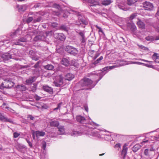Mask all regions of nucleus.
Returning a JSON list of instances; mask_svg holds the SVG:
<instances>
[{"instance_id": "1", "label": "nucleus", "mask_w": 159, "mask_h": 159, "mask_svg": "<svg viewBox=\"0 0 159 159\" xmlns=\"http://www.w3.org/2000/svg\"><path fill=\"white\" fill-rule=\"evenodd\" d=\"M79 84L80 86L84 87L83 89L87 90L91 89L96 85L93 84V82L91 80L87 78H84L82 79L79 82Z\"/></svg>"}, {"instance_id": "2", "label": "nucleus", "mask_w": 159, "mask_h": 159, "mask_svg": "<svg viewBox=\"0 0 159 159\" xmlns=\"http://www.w3.org/2000/svg\"><path fill=\"white\" fill-rule=\"evenodd\" d=\"M52 32H46L44 33H41L39 35H38L36 36L34 38V41H44L45 42H48V39L47 37L48 36L50 33H51Z\"/></svg>"}, {"instance_id": "3", "label": "nucleus", "mask_w": 159, "mask_h": 159, "mask_svg": "<svg viewBox=\"0 0 159 159\" xmlns=\"http://www.w3.org/2000/svg\"><path fill=\"white\" fill-rule=\"evenodd\" d=\"M65 50L68 53L74 56L76 55L78 53V50L77 48L69 45L66 46Z\"/></svg>"}, {"instance_id": "4", "label": "nucleus", "mask_w": 159, "mask_h": 159, "mask_svg": "<svg viewBox=\"0 0 159 159\" xmlns=\"http://www.w3.org/2000/svg\"><path fill=\"white\" fill-rule=\"evenodd\" d=\"M116 67H117V66L116 65H113L111 66H107L102 68L101 71H100V73H96L95 74H96L97 75H99L100 76L99 79L98 80L96 81V84H97L98 82L102 79V76H103L102 75V72L106 71L107 70H111Z\"/></svg>"}, {"instance_id": "5", "label": "nucleus", "mask_w": 159, "mask_h": 159, "mask_svg": "<svg viewBox=\"0 0 159 159\" xmlns=\"http://www.w3.org/2000/svg\"><path fill=\"white\" fill-rule=\"evenodd\" d=\"M143 7L145 9L148 11H151L153 8V5L152 3L149 2H145L143 3Z\"/></svg>"}, {"instance_id": "6", "label": "nucleus", "mask_w": 159, "mask_h": 159, "mask_svg": "<svg viewBox=\"0 0 159 159\" xmlns=\"http://www.w3.org/2000/svg\"><path fill=\"white\" fill-rule=\"evenodd\" d=\"M56 86L60 87L63 84V77L61 75L57 76L56 82H55Z\"/></svg>"}, {"instance_id": "7", "label": "nucleus", "mask_w": 159, "mask_h": 159, "mask_svg": "<svg viewBox=\"0 0 159 159\" xmlns=\"http://www.w3.org/2000/svg\"><path fill=\"white\" fill-rule=\"evenodd\" d=\"M29 54L30 57L32 60L37 61L39 60V57L37 55L36 52L31 50L29 51Z\"/></svg>"}, {"instance_id": "8", "label": "nucleus", "mask_w": 159, "mask_h": 159, "mask_svg": "<svg viewBox=\"0 0 159 159\" xmlns=\"http://www.w3.org/2000/svg\"><path fill=\"white\" fill-rule=\"evenodd\" d=\"M55 38L61 41L65 40L66 39V36L62 33H55L54 34Z\"/></svg>"}, {"instance_id": "9", "label": "nucleus", "mask_w": 159, "mask_h": 159, "mask_svg": "<svg viewBox=\"0 0 159 159\" xmlns=\"http://www.w3.org/2000/svg\"><path fill=\"white\" fill-rule=\"evenodd\" d=\"M0 120L5 122H9L13 124V121L10 119L8 118L3 116L1 113H0Z\"/></svg>"}, {"instance_id": "10", "label": "nucleus", "mask_w": 159, "mask_h": 159, "mask_svg": "<svg viewBox=\"0 0 159 159\" xmlns=\"http://www.w3.org/2000/svg\"><path fill=\"white\" fill-rule=\"evenodd\" d=\"M76 120L80 123H84L86 122L85 118L81 116H77L76 117Z\"/></svg>"}, {"instance_id": "11", "label": "nucleus", "mask_w": 159, "mask_h": 159, "mask_svg": "<svg viewBox=\"0 0 159 159\" xmlns=\"http://www.w3.org/2000/svg\"><path fill=\"white\" fill-rule=\"evenodd\" d=\"M43 89L51 94H52L53 93V89L51 87L47 85L43 86Z\"/></svg>"}, {"instance_id": "12", "label": "nucleus", "mask_w": 159, "mask_h": 159, "mask_svg": "<svg viewBox=\"0 0 159 159\" xmlns=\"http://www.w3.org/2000/svg\"><path fill=\"white\" fill-rule=\"evenodd\" d=\"M1 57L3 60L7 61L11 58V54L9 53H6L2 54Z\"/></svg>"}, {"instance_id": "13", "label": "nucleus", "mask_w": 159, "mask_h": 159, "mask_svg": "<svg viewBox=\"0 0 159 159\" xmlns=\"http://www.w3.org/2000/svg\"><path fill=\"white\" fill-rule=\"evenodd\" d=\"M49 124L52 127H57L59 125V122L57 120L51 119L49 122Z\"/></svg>"}, {"instance_id": "14", "label": "nucleus", "mask_w": 159, "mask_h": 159, "mask_svg": "<svg viewBox=\"0 0 159 159\" xmlns=\"http://www.w3.org/2000/svg\"><path fill=\"white\" fill-rule=\"evenodd\" d=\"M128 26L130 28L131 31L134 32L136 30V27L135 24L133 23L131 21L130 23H129L128 24Z\"/></svg>"}, {"instance_id": "15", "label": "nucleus", "mask_w": 159, "mask_h": 159, "mask_svg": "<svg viewBox=\"0 0 159 159\" xmlns=\"http://www.w3.org/2000/svg\"><path fill=\"white\" fill-rule=\"evenodd\" d=\"M27 41V39L24 37L21 38L16 40L15 42V44L16 45H22V44L21 42H25Z\"/></svg>"}, {"instance_id": "16", "label": "nucleus", "mask_w": 159, "mask_h": 159, "mask_svg": "<svg viewBox=\"0 0 159 159\" xmlns=\"http://www.w3.org/2000/svg\"><path fill=\"white\" fill-rule=\"evenodd\" d=\"M138 21H137V24L138 27L142 29H145V25L141 20L139 18L138 19Z\"/></svg>"}, {"instance_id": "17", "label": "nucleus", "mask_w": 159, "mask_h": 159, "mask_svg": "<svg viewBox=\"0 0 159 159\" xmlns=\"http://www.w3.org/2000/svg\"><path fill=\"white\" fill-rule=\"evenodd\" d=\"M34 23L39 22L41 21L43 19L42 16H38V15H35V17H34Z\"/></svg>"}, {"instance_id": "18", "label": "nucleus", "mask_w": 159, "mask_h": 159, "mask_svg": "<svg viewBox=\"0 0 159 159\" xmlns=\"http://www.w3.org/2000/svg\"><path fill=\"white\" fill-rule=\"evenodd\" d=\"M36 80V77L35 76H31L28 79L26 80L25 82L27 84H29L34 82Z\"/></svg>"}, {"instance_id": "19", "label": "nucleus", "mask_w": 159, "mask_h": 159, "mask_svg": "<svg viewBox=\"0 0 159 159\" xmlns=\"http://www.w3.org/2000/svg\"><path fill=\"white\" fill-rule=\"evenodd\" d=\"M78 20L80 23V24H77L78 26H80L81 24L85 25H87L88 24V22L87 20L83 18H81L80 17H79Z\"/></svg>"}, {"instance_id": "20", "label": "nucleus", "mask_w": 159, "mask_h": 159, "mask_svg": "<svg viewBox=\"0 0 159 159\" xmlns=\"http://www.w3.org/2000/svg\"><path fill=\"white\" fill-rule=\"evenodd\" d=\"M125 146L126 145L125 144L124 145L123 149L121 152V154L123 156V159H125V157L127 153L128 148L126 147Z\"/></svg>"}, {"instance_id": "21", "label": "nucleus", "mask_w": 159, "mask_h": 159, "mask_svg": "<svg viewBox=\"0 0 159 159\" xmlns=\"http://www.w3.org/2000/svg\"><path fill=\"white\" fill-rule=\"evenodd\" d=\"M74 78V75L70 73H68L65 75V80H71Z\"/></svg>"}, {"instance_id": "22", "label": "nucleus", "mask_w": 159, "mask_h": 159, "mask_svg": "<svg viewBox=\"0 0 159 159\" xmlns=\"http://www.w3.org/2000/svg\"><path fill=\"white\" fill-rule=\"evenodd\" d=\"M59 29L60 30L65 32H68L69 28L68 26L65 25H61L59 27Z\"/></svg>"}, {"instance_id": "23", "label": "nucleus", "mask_w": 159, "mask_h": 159, "mask_svg": "<svg viewBox=\"0 0 159 159\" xmlns=\"http://www.w3.org/2000/svg\"><path fill=\"white\" fill-rule=\"evenodd\" d=\"M141 146L139 144H136L132 148V150L134 152H135L140 149L141 148Z\"/></svg>"}, {"instance_id": "24", "label": "nucleus", "mask_w": 159, "mask_h": 159, "mask_svg": "<svg viewBox=\"0 0 159 159\" xmlns=\"http://www.w3.org/2000/svg\"><path fill=\"white\" fill-rule=\"evenodd\" d=\"M16 88L21 91H25L26 90V87L23 84L18 85Z\"/></svg>"}, {"instance_id": "25", "label": "nucleus", "mask_w": 159, "mask_h": 159, "mask_svg": "<svg viewBox=\"0 0 159 159\" xmlns=\"http://www.w3.org/2000/svg\"><path fill=\"white\" fill-rule=\"evenodd\" d=\"M44 68L48 70H53L54 68V66L53 65L49 64H48L47 65L44 66Z\"/></svg>"}, {"instance_id": "26", "label": "nucleus", "mask_w": 159, "mask_h": 159, "mask_svg": "<svg viewBox=\"0 0 159 159\" xmlns=\"http://www.w3.org/2000/svg\"><path fill=\"white\" fill-rule=\"evenodd\" d=\"M19 12L24 11L26 10V7L25 6L23 5H19L17 6Z\"/></svg>"}, {"instance_id": "27", "label": "nucleus", "mask_w": 159, "mask_h": 159, "mask_svg": "<svg viewBox=\"0 0 159 159\" xmlns=\"http://www.w3.org/2000/svg\"><path fill=\"white\" fill-rule=\"evenodd\" d=\"M35 134L37 137L39 136H43L45 134V133L44 132L42 131H37L35 132Z\"/></svg>"}, {"instance_id": "28", "label": "nucleus", "mask_w": 159, "mask_h": 159, "mask_svg": "<svg viewBox=\"0 0 159 159\" xmlns=\"http://www.w3.org/2000/svg\"><path fill=\"white\" fill-rule=\"evenodd\" d=\"M82 134V133L80 131H73L71 133V135L73 136H77L81 135Z\"/></svg>"}, {"instance_id": "29", "label": "nucleus", "mask_w": 159, "mask_h": 159, "mask_svg": "<svg viewBox=\"0 0 159 159\" xmlns=\"http://www.w3.org/2000/svg\"><path fill=\"white\" fill-rule=\"evenodd\" d=\"M58 129V131L60 132L59 134H63L65 132V129L64 126H60L57 127Z\"/></svg>"}, {"instance_id": "30", "label": "nucleus", "mask_w": 159, "mask_h": 159, "mask_svg": "<svg viewBox=\"0 0 159 159\" xmlns=\"http://www.w3.org/2000/svg\"><path fill=\"white\" fill-rule=\"evenodd\" d=\"M61 63L64 65L67 66L69 64V61L68 59L66 58H63L62 59Z\"/></svg>"}, {"instance_id": "31", "label": "nucleus", "mask_w": 159, "mask_h": 159, "mask_svg": "<svg viewBox=\"0 0 159 159\" xmlns=\"http://www.w3.org/2000/svg\"><path fill=\"white\" fill-rule=\"evenodd\" d=\"M112 2L111 0H104L102 1V4L103 5L107 6L110 4Z\"/></svg>"}, {"instance_id": "32", "label": "nucleus", "mask_w": 159, "mask_h": 159, "mask_svg": "<svg viewBox=\"0 0 159 159\" xmlns=\"http://www.w3.org/2000/svg\"><path fill=\"white\" fill-rule=\"evenodd\" d=\"M103 59V57L102 56L100 57L97 60L94 61L93 63V64L95 65H97V64L100 63L102 59Z\"/></svg>"}, {"instance_id": "33", "label": "nucleus", "mask_w": 159, "mask_h": 159, "mask_svg": "<svg viewBox=\"0 0 159 159\" xmlns=\"http://www.w3.org/2000/svg\"><path fill=\"white\" fill-rule=\"evenodd\" d=\"M71 64L72 66H74L76 68H78L79 65V63L75 59L72 60Z\"/></svg>"}, {"instance_id": "34", "label": "nucleus", "mask_w": 159, "mask_h": 159, "mask_svg": "<svg viewBox=\"0 0 159 159\" xmlns=\"http://www.w3.org/2000/svg\"><path fill=\"white\" fill-rule=\"evenodd\" d=\"M53 7L57 9L59 11H61L62 8L61 7L59 4L57 3H54L53 5Z\"/></svg>"}, {"instance_id": "35", "label": "nucleus", "mask_w": 159, "mask_h": 159, "mask_svg": "<svg viewBox=\"0 0 159 159\" xmlns=\"http://www.w3.org/2000/svg\"><path fill=\"white\" fill-rule=\"evenodd\" d=\"M138 0H127V3L128 5H131L136 2Z\"/></svg>"}, {"instance_id": "36", "label": "nucleus", "mask_w": 159, "mask_h": 159, "mask_svg": "<svg viewBox=\"0 0 159 159\" xmlns=\"http://www.w3.org/2000/svg\"><path fill=\"white\" fill-rule=\"evenodd\" d=\"M34 21V17H29L27 18L25 20V22L26 23L29 24V23L31 22L32 21Z\"/></svg>"}, {"instance_id": "37", "label": "nucleus", "mask_w": 159, "mask_h": 159, "mask_svg": "<svg viewBox=\"0 0 159 159\" xmlns=\"http://www.w3.org/2000/svg\"><path fill=\"white\" fill-rule=\"evenodd\" d=\"M137 16V13H133L129 17V19L130 20H132L134 19Z\"/></svg>"}, {"instance_id": "38", "label": "nucleus", "mask_w": 159, "mask_h": 159, "mask_svg": "<svg viewBox=\"0 0 159 159\" xmlns=\"http://www.w3.org/2000/svg\"><path fill=\"white\" fill-rule=\"evenodd\" d=\"M145 39L148 41H153L155 40V38L152 36H148L145 38Z\"/></svg>"}, {"instance_id": "39", "label": "nucleus", "mask_w": 159, "mask_h": 159, "mask_svg": "<svg viewBox=\"0 0 159 159\" xmlns=\"http://www.w3.org/2000/svg\"><path fill=\"white\" fill-rule=\"evenodd\" d=\"M157 55L158 54L154 53L152 57V59L155 60H157V59H159V56H157Z\"/></svg>"}, {"instance_id": "40", "label": "nucleus", "mask_w": 159, "mask_h": 159, "mask_svg": "<svg viewBox=\"0 0 159 159\" xmlns=\"http://www.w3.org/2000/svg\"><path fill=\"white\" fill-rule=\"evenodd\" d=\"M8 83L9 89L11 88L14 85V83L12 81L9 80H7Z\"/></svg>"}, {"instance_id": "41", "label": "nucleus", "mask_w": 159, "mask_h": 159, "mask_svg": "<svg viewBox=\"0 0 159 159\" xmlns=\"http://www.w3.org/2000/svg\"><path fill=\"white\" fill-rule=\"evenodd\" d=\"M25 148V146L24 145H20L18 147V150L19 151L22 152V149Z\"/></svg>"}, {"instance_id": "42", "label": "nucleus", "mask_w": 159, "mask_h": 159, "mask_svg": "<svg viewBox=\"0 0 159 159\" xmlns=\"http://www.w3.org/2000/svg\"><path fill=\"white\" fill-rule=\"evenodd\" d=\"M96 27L99 30L98 31V32H101L103 35H105V34L104 32L103 31V30H102V29L100 27L98 26L97 25H96Z\"/></svg>"}, {"instance_id": "43", "label": "nucleus", "mask_w": 159, "mask_h": 159, "mask_svg": "<svg viewBox=\"0 0 159 159\" xmlns=\"http://www.w3.org/2000/svg\"><path fill=\"white\" fill-rule=\"evenodd\" d=\"M37 89V85L34 84L33 86L31 87V90L33 92H35Z\"/></svg>"}, {"instance_id": "44", "label": "nucleus", "mask_w": 159, "mask_h": 159, "mask_svg": "<svg viewBox=\"0 0 159 159\" xmlns=\"http://www.w3.org/2000/svg\"><path fill=\"white\" fill-rule=\"evenodd\" d=\"M144 153L145 156H149V149L148 148L145 149L144 151Z\"/></svg>"}, {"instance_id": "45", "label": "nucleus", "mask_w": 159, "mask_h": 159, "mask_svg": "<svg viewBox=\"0 0 159 159\" xmlns=\"http://www.w3.org/2000/svg\"><path fill=\"white\" fill-rule=\"evenodd\" d=\"M144 66H146L147 67H149V68H153L154 69H156V68H155V66H153L152 65H149V64H144Z\"/></svg>"}, {"instance_id": "46", "label": "nucleus", "mask_w": 159, "mask_h": 159, "mask_svg": "<svg viewBox=\"0 0 159 159\" xmlns=\"http://www.w3.org/2000/svg\"><path fill=\"white\" fill-rule=\"evenodd\" d=\"M63 48H60L57 49L56 52L58 53H61L63 52Z\"/></svg>"}, {"instance_id": "47", "label": "nucleus", "mask_w": 159, "mask_h": 159, "mask_svg": "<svg viewBox=\"0 0 159 159\" xmlns=\"http://www.w3.org/2000/svg\"><path fill=\"white\" fill-rule=\"evenodd\" d=\"M139 47L140 48H141L144 49L145 50H148V48L146 47H144V46L141 45H138Z\"/></svg>"}, {"instance_id": "48", "label": "nucleus", "mask_w": 159, "mask_h": 159, "mask_svg": "<svg viewBox=\"0 0 159 159\" xmlns=\"http://www.w3.org/2000/svg\"><path fill=\"white\" fill-rule=\"evenodd\" d=\"M79 34L81 36L82 38H85L84 33L82 31H80V32L79 33Z\"/></svg>"}, {"instance_id": "49", "label": "nucleus", "mask_w": 159, "mask_h": 159, "mask_svg": "<svg viewBox=\"0 0 159 159\" xmlns=\"http://www.w3.org/2000/svg\"><path fill=\"white\" fill-rule=\"evenodd\" d=\"M40 62V61H38L37 62H36V63L35 64L33 67L36 68H38L39 66V64Z\"/></svg>"}, {"instance_id": "50", "label": "nucleus", "mask_w": 159, "mask_h": 159, "mask_svg": "<svg viewBox=\"0 0 159 159\" xmlns=\"http://www.w3.org/2000/svg\"><path fill=\"white\" fill-rule=\"evenodd\" d=\"M52 14L55 15L59 16L60 15V13L59 11H54L52 12Z\"/></svg>"}, {"instance_id": "51", "label": "nucleus", "mask_w": 159, "mask_h": 159, "mask_svg": "<svg viewBox=\"0 0 159 159\" xmlns=\"http://www.w3.org/2000/svg\"><path fill=\"white\" fill-rule=\"evenodd\" d=\"M20 135V134L15 132L13 134V137L15 138H17Z\"/></svg>"}, {"instance_id": "52", "label": "nucleus", "mask_w": 159, "mask_h": 159, "mask_svg": "<svg viewBox=\"0 0 159 159\" xmlns=\"http://www.w3.org/2000/svg\"><path fill=\"white\" fill-rule=\"evenodd\" d=\"M19 31V30H16L14 32H13L12 33H11L10 34V35L11 37H12V36H14V35H15L16 34V33H17Z\"/></svg>"}, {"instance_id": "53", "label": "nucleus", "mask_w": 159, "mask_h": 159, "mask_svg": "<svg viewBox=\"0 0 159 159\" xmlns=\"http://www.w3.org/2000/svg\"><path fill=\"white\" fill-rule=\"evenodd\" d=\"M89 2L90 3H91V4L90 5H89V8H91V9H92V7L93 6H96L97 5V4L91 2Z\"/></svg>"}, {"instance_id": "54", "label": "nucleus", "mask_w": 159, "mask_h": 159, "mask_svg": "<svg viewBox=\"0 0 159 159\" xmlns=\"http://www.w3.org/2000/svg\"><path fill=\"white\" fill-rule=\"evenodd\" d=\"M39 14V12H36V13L33 12H29V15H34V16L35 17V15H38Z\"/></svg>"}, {"instance_id": "55", "label": "nucleus", "mask_w": 159, "mask_h": 159, "mask_svg": "<svg viewBox=\"0 0 159 159\" xmlns=\"http://www.w3.org/2000/svg\"><path fill=\"white\" fill-rule=\"evenodd\" d=\"M8 83L7 80L5 81V88L9 89Z\"/></svg>"}, {"instance_id": "56", "label": "nucleus", "mask_w": 159, "mask_h": 159, "mask_svg": "<svg viewBox=\"0 0 159 159\" xmlns=\"http://www.w3.org/2000/svg\"><path fill=\"white\" fill-rule=\"evenodd\" d=\"M26 140L28 144H29V146L30 147V148H32L33 147V145L32 143L27 139H26Z\"/></svg>"}, {"instance_id": "57", "label": "nucleus", "mask_w": 159, "mask_h": 159, "mask_svg": "<svg viewBox=\"0 0 159 159\" xmlns=\"http://www.w3.org/2000/svg\"><path fill=\"white\" fill-rule=\"evenodd\" d=\"M58 24L56 22H53L51 24V26L53 27H56L57 26Z\"/></svg>"}, {"instance_id": "58", "label": "nucleus", "mask_w": 159, "mask_h": 159, "mask_svg": "<svg viewBox=\"0 0 159 159\" xmlns=\"http://www.w3.org/2000/svg\"><path fill=\"white\" fill-rule=\"evenodd\" d=\"M27 118H29L30 120H33L35 119L34 117L33 116L30 115H29L28 116Z\"/></svg>"}, {"instance_id": "59", "label": "nucleus", "mask_w": 159, "mask_h": 159, "mask_svg": "<svg viewBox=\"0 0 159 159\" xmlns=\"http://www.w3.org/2000/svg\"><path fill=\"white\" fill-rule=\"evenodd\" d=\"M120 147V144L119 143L116 144L115 146V148H119Z\"/></svg>"}, {"instance_id": "60", "label": "nucleus", "mask_w": 159, "mask_h": 159, "mask_svg": "<svg viewBox=\"0 0 159 159\" xmlns=\"http://www.w3.org/2000/svg\"><path fill=\"white\" fill-rule=\"evenodd\" d=\"M46 146V142H44L43 144L42 148L43 150H45Z\"/></svg>"}, {"instance_id": "61", "label": "nucleus", "mask_w": 159, "mask_h": 159, "mask_svg": "<svg viewBox=\"0 0 159 159\" xmlns=\"http://www.w3.org/2000/svg\"><path fill=\"white\" fill-rule=\"evenodd\" d=\"M30 66L29 65H25V66H21V68L24 69V68H26L29 67H30Z\"/></svg>"}, {"instance_id": "62", "label": "nucleus", "mask_w": 159, "mask_h": 159, "mask_svg": "<svg viewBox=\"0 0 159 159\" xmlns=\"http://www.w3.org/2000/svg\"><path fill=\"white\" fill-rule=\"evenodd\" d=\"M40 6V3H37L35 4L34 6V7L35 8L38 7Z\"/></svg>"}, {"instance_id": "63", "label": "nucleus", "mask_w": 159, "mask_h": 159, "mask_svg": "<svg viewBox=\"0 0 159 159\" xmlns=\"http://www.w3.org/2000/svg\"><path fill=\"white\" fill-rule=\"evenodd\" d=\"M35 99L37 101H38L40 99V98L37 95H36L35 97Z\"/></svg>"}, {"instance_id": "64", "label": "nucleus", "mask_w": 159, "mask_h": 159, "mask_svg": "<svg viewBox=\"0 0 159 159\" xmlns=\"http://www.w3.org/2000/svg\"><path fill=\"white\" fill-rule=\"evenodd\" d=\"M5 82L4 83H2L1 84V86H0V89H2L1 87H2L3 88H5Z\"/></svg>"}]
</instances>
